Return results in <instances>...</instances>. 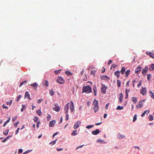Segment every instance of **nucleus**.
I'll return each instance as SVG.
<instances>
[{"instance_id": "nucleus-1", "label": "nucleus", "mask_w": 154, "mask_h": 154, "mask_svg": "<svg viewBox=\"0 0 154 154\" xmlns=\"http://www.w3.org/2000/svg\"><path fill=\"white\" fill-rule=\"evenodd\" d=\"M92 92V89L91 87L89 85L84 86L82 88V93L84 92L87 94H89Z\"/></svg>"}, {"instance_id": "nucleus-2", "label": "nucleus", "mask_w": 154, "mask_h": 154, "mask_svg": "<svg viewBox=\"0 0 154 154\" xmlns=\"http://www.w3.org/2000/svg\"><path fill=\"white\" fill-rule=\"evenodd\" d=\"M93 104V109L94 110V112H96L98 109V101L95 99H94Z\"/></svg>"}, {"instance_id": "nucleus-3", "label": "nucleus", "mask_w": 154, "mask_h": 154, "mask_svg": "<svg viewBox=\"0 0 154 154\" xmlns=\"http://www.w3.org/2000/svg\"><path fill=\"white\" fill-rule=\"evenodd\" d=\"M57 82L60 84H63L65 82L64 80L60 76H58L57 79Z\"/></svg>"}, {"instance_id": "nucleus-4", "label": "nucleus", "mask_w": 154, "mask_h": 154, "mask_svg": "<svg viewBox=\"0 0 154 154\" xmlns=\"http://www.w3.org/2000/svg\"><path fill=\"white\" fill-rule=\"evenodd\" d=\"M107 87L103 84H102V86L100 88L101 90V92L102 94H105L106 91Z\"/></svg>"}, {"instance_id": "nucleus-5", "label": "nucleus", "mask_w": 154, "mask_h": 154, "mask_svg": "<svg viewBox=\"0 0 154 154\" xmlns=\"http://www.w3.org/2000/svg\"><path fill=\"white\" fill-rule=\"evenodd\" d=\"M69 103H68L65 105L64 111L65 114L68 113L69 109Z\"/></svg>"}, {"instance_id": "nucleus-6", "label": "nucleus", "mask_w": 154, "mask_h": 154, "mask_svg": "<svg viewBox=\"0 0 154 154\" xmlns=\"http://www.w3.org/2000/svg\"><path fill=\"white\" fill-rule=\"evenodd\" d=\"M71 103L70 105V109L71 112H73L74 110V106L72 100L71 101Z\"/></svg>"}, {"instance_id": "nucleus-7", "label": "nucleus", "mask_w": 154, "mask_h": 154, "mask_svg": "<svg viewBox=\"0 0 154 154\" xmlns=\"http://www.w3.org/2000/svg\"><path fill=\"white\" fill-rule=\"evenodd\" d=\"M142 68V67L140 65L138 66L135 69V73L138 74L141 71Z\"/></svg>"}, {"instance_id": "nucleus-8", "label": "nucleus", "mask_w": 154, "mask_h": 154, "mask_svg": "<svg viewBox=\"0 0 154 154\" xmlns=\"http://www.w3.org/2000/svg\"><path fill=\"white\" fill-rule=\"evenodd\" d=\"M81 124V122L80 121H78L75 123L73 126V128L74 129H76L79 128V125Z\"/></svg>"}, {"instance_id": "nucleus-9", "label": "nucleus", "mask_w": 154, "mask_h": 154, "mask_svg": "<svg viewBox=\"0 0 154 154\" xmlns=\"http://www.w3.org/2000/svg\"><path fill=\"white\" fill-rule=\"evenodd\" d=\"M148 68L147 66H146L144 69H143L142 71V74L144 76L146 75V74L148 71Z\"/></svg>"}, {"instance_id": "nucleus-10", "label": "nucleus", "mask_w": 154, "mask_h": 154, "mask_svg": "<svg viewBox=\"0 0 154 154\" xmlns=\"http://www.w3.org/2000/svg\"><path fill=\"white\" fill-rule=\"evenodd\" d=\"M55 107H53V109L56 112H59L60 111V109L59 107L58 106V104H56L54 105Z\"/></svg>"}, {"instance_id": "nucleus-11", "label": "nucleus", "mask_w": 154, "mask_h": 154, "mask_svg": "<svg viewBox=\"0 0 154 154\" xmlns=\"http://www.w3.org/2000/svg\"><path fill=\"white\" fill-rule=\"evenodd\" d=\"M144 101V100H142L141 101H140L139 103L137 104L136 106V107L138 109L139 108H141L143 106V104L142 103V102Z\"/></svg>"}, {"instance_id": "nucleus-12", "label": "nucleus", "mask_w": 154, "mask_h": 154, "mask_svg": "<svg viewBox=\"0 0 154 154\" xmlns=\"http://www.w3.org/2000/svg\"><path fill=\"white\" fill-rule=\"evenodd\" d=\"M140 93L143 95H145L146 93V88H142V89L140 90Z\"/></svg>"}, {"instance_id": "nucleus-13", "label": "nucleus", "mask_w": 154, "mask_h": 154, "mask_svg": "<svg viewBox=\"0 0 154 154\" xmlns=\"http://www.w3.org/2000/svg\"><path fill=\"white\" fill-rule=\"evenodd\" d=\"M149 70L150 71L154 70V64H151L149 66L148 68Z\"/></svg>"}, {"instance_id": "nucleus-14", "label": "nucleus", "mask_w": 154, "mask_h": 154, "mask_svg": "<svg viewBox=\"0 0 154 154\" xmlns=\"http://www.w3.org/2000/svg\"><path fill=\"white\" fill-rule=\"evenodd\" d=\"M100 132V130L98 129H97L93 131L92 132V134L94 135H96L99 133Z\"/></svg>"}, {"instance_id": "nucleus-15", "label": "nucleus", "mask_w": 154, "mask_h": 154, "mask_svg": "<svg viewBox=\"0 0 154 154\" xmlns=\"http://www.w3.org/2000/svg\"><path fill=\"white\" fill-rule=\"evenodd\" d=\"M56 121L54 120L50 121L49 122V127H53Z\"/></svg>"}, {"instance_id": "nucleus-16", "label": "nucleus", "mask_w": 154, "mask_h": 154, "mask_svg": "<svg viewBox=\"0 0 154 154\" xmlns=\"http://www.w3.org/2000/svg\"><path fill=\"white\" fill-rule=\"evenodd\" d=\"M30 85L32 87H33L34 88L35 90L37 89V87L38 86V85L36 82H34L33 84H30Z\"/></svg>"}, {"instance_id": "nucleus-17", "label": "nucleus", "mask_w": 154, "mask_h": 154, "mask_svg": "<svg viewBox=\"0 0 154 154\" xmlns=\"http://www.w3.org/2000/svg\"><path fill=\"white\" fill-rule=\"evenodd\" d=\"M45 82L43 84V86L44 87L46 88L49 85V82L47 80H45Z\"/></svg>"}, {"instance_id": "nucleus-18", "label": "nucleus", "mask_w": 154, "mask_h": 154, "mask_svg": "<svg viewBox=\"0 0 154 154\" xmlns=\"http://www.w3.org/2000/svg\"><path fill=\"white\" fill-rule=\"evenodd\" d=\"M146 54L150 56L151 57L154 58V53H151L149 52H146Z\"/></svg>"}, {"instance_id": "nucleus-19", "label": "nucleus", "mask_w": 154, "mask_h": 154, "mask_svg": "<svg viewBox=\"0 0 154 154\" xmlns=\"http://www.w3.org/2000/svg\"><path fill=\"white\" fill-rule=\"evenodd\" d=\"M25 97H26L29 100L31 99V98H30V95L28 91L26 92L25 94Z\"/></svg>"}, {"instance_id": "nucleus-20", "label": "nucleus", "mask_w": 154, "mask_h": 154, "mask_svg": "<svg viewBox=\"0 0 154 154\" xmlns=\"http://www.w3.org/2000/svg\"><path fill=\"white\" fill-rule=\"evenodd\" d=\"M120 97H119V102L120 103H121L122 101V99L123 98V95L122 93L119 94Z\"/></svg>"}, {"instance_id": "nucleus-21", "label": "nucleus", "mask_w": 154, "mask_h": 154, "mask_svg": "<svg viewBox=\"0 0 154 154\" xmlns=\"http://www.w3.org/2000/svg\"><path fill=\"white\" fill-rule=\"evenodd\" d=\"M117 137L119 139H122L125 138V136L120 133H119L117 135Z\"/></svg>"}, {"instance_id": "nucleus-22", "label": "nucleus", "mask_w": 154, "mask_h": 154, "mask_svg": "<svg viewBox=\"0 0 154 154\" xmlns=\"http://www.w3.org/2000/svg\"><path fill=\"white\" fill-rule=\"evenodd\" d=\"M120 72L117 70L116 72H115L114 74L116 75L117 78H119L120 76Z\"/></svg>"}, {"instance_id": "nucleus-23", "label": "nucleus", "mask_w": 154, "mask_h": 154, "mask_svg": "<svg viewBox=\"0 0 154 154\" xmlns=\"http://www.w3.org/2000/svg\"><path fill=\"white\" fill-rule=\"evenodd\" d=\"M125 67L123 66L122 67L121 69L120 72H121V74L123 75L124 74V72H125Z\"/></svg>"}, {"instance_id": "nucleus-24", "label": "nucleus", "mask_w": 154, "mask_h": 154, "mask_svg": "<svg viewBox=\"0 0 154 154\" xmlns=\"http://www.w3.org/2000/svg\"><path fill=\"white\" fill-rule=\"evenodd\" d=\"M149 95L151 97L154 99V94L150 90L149 91Z\"/></svg>"}, {"instance_id": "nucleus-25", "label": "nucleus", "mask_w": 154, "mask_h": 154, "mask_svg": "<svg viewBox=\"0 0 154 154\" xmlns=\"http://www.w3.org/2000/svg\"><path fill=\"white\" fill-rule=\"evenodd\" d=\"M132 100L134 103H136L137 101V98L135 97H133L132 98Z\"/></svg>"}, {"instance_id": "nucleus-26", "label": "nucleus", "mask_w": 154, "mask_h": 154, "mask_svg": "<svg viewBox=\"0 0 154 154\" xmlns=\"http://www.w3.org/2000/svg\"><path fill=\"white\" fill-rule=\"evenodd\" d=\"M9 131V129H8L5 130L3 133L5 135H7L8 134V133Z\"/></svg>"}, {"instance_id": "nucleus-27", "label": "nucleus", "mask_w": 154, "mask_h": 154, "mask_svg": "<svg viewBox=\"0 0 154 154\" xmlns=\"http://www.w3.org/2000/svg\"><path fill=\"white\" fill-rule=\"evenodd\" d=\"M77 130H74L73 131L72 133L71 134V135L72 136H75L77 134Z\"/></svg>"}, {"instance_id": "nucleus-28", "label": "nucleus", "mask_w": 154, "mask_h": 154, "mask_svg": "<svg viewBox=\"0 0 154 154\" xmlns=\"http://www.w3.org/2000/svg\"><path fill=\"white\" fill-rule=\"evenodd\" d=\"M11 119V118L9 117V119L7 120V121L4 123L3 124V126L5 127L7 123H8Z\"/></svg>"}, {"instance_id": "nucleus-29", "label": "nucleus", "mask_w": 154, "mask_h": 154, "mask_svg": "<svg viewBox=\"0 0 154 154\" xmlns=\"http://www.w3.org/2000/svg\"><path fill=\"white\" fill-rule=\"evenodd\" d=\"M54 91L53 89H51V90H50V94L51 96H52L53 95H54Z\"/></svg>"}, {"instance_id": "nucleus-30", "label": "nucleus", "mask_w": 154, "mask_h": 154, "mask_svg": "<svg viewBox=\"0 0 154 154\" xmlns=\"http://www.w3.org/2000/svg\"><path fill=\"white\" fill-rule=\"evenodd\" d=\"M36 112L39 116H41L42 115V113L41 112L40 109L36 111Z\"/></svg>"}, {"instance_id": "nucleus-31", "label": "nucleus", "mask_w": 154, "mask_h": 154, "mask_svg": "<svg viewBox=\"0 0 154 154\" xmlns=\"http://www.w3.org/2000/svg\"><path fill=\"white\" fill-rule=\"evenodd\" d=\"M61 70L60 69L58 70H54V73L55 74L58 75L59 73L60 72Z\"/></svg>"}, {"instance_id": "nucleus-32", "label": "nucleus", "mask_w": 154, "mask_h": 154, "mask_svg": "<svg viewBox=\"0 0 154 154\" xmlns=\"http://www.w3.org/2000/svg\"><path fill=\"white\" fill-rule=\"evenodd\" d=\"M130 72V71L129 69L128 70L126 71L125 72V77H127L128 76Z\"/></svg>"}, {"instance_id": "nucleus-33", "label": "nucleus", "mask_w": 154, "mask_h": 154, "mask_svg": "<svg viewBox=\"0 0 154 154\" xmlns=\"http://www.w3.org/2000/svg\"><path fill=\"white\" fill-rule=\"evenodd\" d=\"M65 73L67 75H72V73H71V72L70 71H65Z\"/></svg>"}, {"instance_id": "nucleus-34", "label": "nucleus", "mask_w": 154, "mask_h": 154, "mask_svg": "<svg viewBox=\"0 0 154 154\" xmlns=\"http://www.w3.org/2000/svg\"><path fill=\"white\" fill-rule=\"evenodd\" d=\"M117 86L118 87H120L121 84V81L119 79H117Z\"/></svg>"}, {"instance_id": "nucleus-35", "label": "nucleus", "mask_w": 154, "mask_h": 154, "mask_svg": "<svg viewBox=\"0 0 154 154\" xmlns=\"http://www.w3.org/2000/svg\"><path fill=\"white\" fill-rule=\"evenodd\" d=\"M108 78L106 75H103L100 77L101 79L102 80H105L106 78Z\"/></svg>"}, {"instance_id": "nucleus-36", "label": "nucleus", "mask_w": 154, "mask_h": 154, "mask_svg": "<svg viewBox=\"0 0 154 154\" xmlns=\"http://www.w3.org/2000/svg\"><path fill=\"white\" fill-rule=\"evenodd\" d=\"M123 109V107L122 106H118L116 109L117 110H122Z\"/></svg>"}, {"instance_id": "nucleus-37", "label": "nucleus", "mask_w": 154, "mask_h": 154, "mask_svg": "<svg viewBox=\"0 0 154 154\" xmlns=\"http://www.w3.org/2000/svg\"><path fill=\"white\" fill-rule=\"evenodd\" d=\"M151 75L150 74H148L147 75V79L149 80V81L150 78H151Z\"/></svg>"}, {"instance_id": "nucleus-38", "label": "nucleus", "mask_w": 154, "mask_h": 154, "mask_svg": "<svg viewBox=\"0 0 154 154\" xmlns=\"http://www.w3.org/2000/svg\"><path fill=\"white\" fill-rule=\"evenodd\" d=\"M128 89H126L125 90V98L127 99L128 98Z\"/></svg>"}, {"instance_id": "nucleus-39", "label": "nucleus", "mask_w": 154, "mask_h": 154, "mask_svg": "<svg viewBox=\"0 0 154 154\" xmlns=\"http://www.w3.org/2000/svg\"><path fill=\"white\" fill-rule=\"evenodd\" d=\"M149 118L150 121H152L153 120V116L152 115H149Z\"/></svg>"}, {"instance_id": "nucleus-40", "label": "nucleus", "mask_w": 154, "mask_h": 154, "mask_svg": "<svg viewBox=\"0 0 154 154\" xmlns=\"http://www.w3.org/2000/svg\"><path fill=\"white\" fill-rule=\"evenodd\" d=\"M48 121H49L51 119V116L49 114H48V116L46 117Z\"/></svg>"}, {"instance_id": "nucleus-41", "label": "nucleus", "mask_w": 154, "mask_h": 154, "mask_svg": "<svg viewBox=\"0 0 154 154\" xmlns=\"http://www.w3.org/2000/svg\"><path fill=\"white\" fill-rule=\"evenodd\" d=\"M33 119L34 121L36 122H37L38 120V118L36 116H34Z\"/></svg>"}, {"instance_id": "nucleus-42", "label": "nucleus", "mask_w": 154, "mask_h": 154, "mask_svg": "<svg viewBox=\"0 0 154 154\" xmlns=\"http://www.w3.org/2000/svg\"><path fill=\"white\" fill-rule=\"evenodd\" d=\"M94 126V125H88L86 127V128L87 129H89Z\"/></svg>"}, {"instance_id": "nucleus-43", "label": "nucleus", "mask_w": 154, "mask_h": 154, "mask_svg": "<svg viewBox=\"0 0 154 154\" xmlns=\"http://www.w3.org/2000/svg\"><path fill=\"white\" fill-rule=\"evenodd\" d=\"M137 115L136 114H135L134 116V117H133V122H134L137 119Z\"/></svg>"}, {"instance_id": "nucleus-44", "label": "nucleus", "mask_w": 154, "mask_h": 154, "mask_svg": "<svg viewBox=\"0 0 154 154\" xmlns=\"http://www.w3.org/2000/svg\"><path fill=\"white\" fill-rule=\"evenodd\" d=\"M21 95H18L17 97V101L18 102L19 100L21 97Z\"/></svg>"}, {"instance_id": "nucleus-45", "label": "nucleus", "mask_w": 154, "mask_h": 154, "mask_svg": "<svg viewBox=\"0 0 154 154\" xmlns=\"http://www.w3.org/2000/svg\"><path fill=\"white\" fill-rule=\"evenodd\" d=\"M22 106L23 107L21 109V111L22 112L23 111L24 109L25 108L26 106H24V105H22Z\"/></svg>"}, {"instance_id": "nucleus-46", "label": "nucleus", "mask_w": 154, "mask_h": 154, "mask_svg": "<svg viewBox=\"0 0 154 154\" xmlns=\"http://www.w3.org/2000/svg\"><path fill=\"white\" fill-rule=\"evenodd\" d=\"M96 72V71L95 70H93L91 72L90 74L91 75H92V74L94 75L95 74V73Z\"/></svg>"}, {"instance_id": "nucleus-47", "label": "nucleus", "mask_w": 154, "mask_h": 154, "mask_svg": "<svg viewBox=\"0 0 154 154\" xmlns=\"http://www.w3.org/2000/svg\"><path fill=\"white\" fill-rule=\"evenodd\" d=\"M57 140L56 139L55 140H54L52 142H51L50 143V144H51L52 143V145H54V144H55L56 143V140Z\"/></svg>"}, {"instance_id": "nucleus-48", "label": "nucleus", "mask_w": 154, "mask_h": 154, "mask_svg": "<svg viewBox=\"0 0 154 154\" xmlns=\"http://www.w3.org/2000/svg\"><path fill=\"white\" fill-rule=\"evenodd\" d=\"M66 118L65 119L67 121L69 119V115L68 113L66 114Z\"/></svg>"}, {"instance_id": "nucleus-49", "label": "nucleus", "mask_w": 154, "mask_h": 154, "mask_svg": "<svg viewBox=\"0 0 154 154\" xmlns=\"http://www.w3.org/2000/svg\"><path fill=\"white\" fill-rule=\"evenodd\" d=\"M17 116H15L14 118L12 119V120L13 122H14L15 120L17 119Z\"/></svg>"}, {"instance_id": "nucleus-50", "label": "nucleus", "mask_w": 154, "mask_h": 154, "mask_svg": "<svg viewBox=\"0 0 154 154\" xmlns=\"http://www.w3.org/2000/svg\"><path fill=\"white\" fill-rule=\"evenodd\" d=\"M42 99H40L37 100V103H40L42 102Z\"/></svg>"}, {"instance_id": "nucleus-51", "label": "nucleus", "mask_w": 154, "mask_h": 154, "mask_svg": "<svg viewBox=\"0 0 154 154\" xmlns=\"http://www.w3.org/2000/svg\"><path fill=\"white\" fill-rule=\"evenodd\" d=\"M12 100H10L9 102H7V105H8V104H9L10 105H11L12 103Z\"/></svg>"}, {"instance_id": "nucleus-52", "label": "nucleus", "mask_w": 154, "mask_h": 154, "mask_svg": "<svg viewBox=\"0 0 154 154\" xmlns=\"http://www.w3.org/2000/svg\"><path fill=\"white\" fill-rule=\"evenodd\" d=\"M19 130H20V128H17V130H16V132H15V134L16 135L17 134H18V133L19 131Z\"/></svg>"}, {"instance_id": "nucleus-53", "label": "nucleus", "mask_w": 154, "mask_h": 154, "mask_svg": "<svg viewBox=\"0 0 154 154\" xmlns=\"http://www.w3.org/2000/svg\"><path fill=\"white\" fill-rule=\"evenodd\" d=\"M19 122L18 121L17 122H16L14 124V125L16 127H17V126L18 124H19Z\"/></svg>"}, {"instance_id": "nucleus-54", "label": "nucleus", "mask_w": 154, "mask_h": 154, "mask_svg": "<svg viewBox=\"0 0 154 154\" xmlns=\"http://www.w3.org/2000/svg\"><path fill=\"white\" fill-rule=\"evenodd\" d=\"M23 152V149H19L18 153H21Z\"/></svg>"}, {"instance_id": "nucleus-55", "label": "nucleus", "mask_w": 154, "mask_h": 154, "mask_svg": "<svg viewBox=\"0 0 154 154\" xmlns=\"http://www.w3.org/2000/svg\"><path fill=\"white\" fill-rule=\"evenodd\" d=\"M93 90L94 92H96V91H97V89L96 87H94L93 88Z\"/></svg>"}, {"instance_id": "nucleus-56", "label": "nucleus", "mask_w": 154, "mask_h": 154, "mask_svg": "<svg viewBox=\"0 0 154 154\" xmlns=\"http://www.w3.org/2000/svg\"><path fill=\"white\" fill-rule=\"evenodd\" d=\"M40 123V121H38V122H37V123H36V127L37 128H38V127H39V123Z\"/></svg>"}, {"instance_id": "nucleus-57", "label": "nucleus", "mask_w": 154, "mask_h": 154, "mask_svg": "<svg viewBox=\"0 0 154 154\" xmlns=\"http://www.w3.org/2000/svg\"><path fill=\"white\" fill-rule=\"evenodd\" d=\"M32 150H28L26 151L25 152L26 154L32 151Z\"/></svg>"}, {"instance_id": "nucleus-58", "label": "nucleus", "mask_w": 154, "mask_h": 154, "mask_svg": "<svg viewBox=\"0 0 154 154\" xmlns=\"http://www.w3.org/2000/svg\"><path fill=\"white\" fill-rule=\"evenodd\" d=\"M116 66V65L115 64H112L111 66V69H112V67L115 68Z\"/></svg>"}, {"instance_id": "nucleus-59", "label": "nucleus", "mask_w": 154, "mask_h": 154, "mask_svg": "<svg viewBox=\"0 0 154 154\" xmlns=\"http://www.w3.org/2000/svg\"><path fill=\"white\" fill-rule=\"evenodd\" d=\"M130 82V81H128L126 83V87H128L129 86V83Z\"/></svg>"}, {"instance_id": "nucleus-60", "label": "nucleus", "mask_w": 154, "mask_h": 154, "mask_svg": "<svg viewBox=\"0 0 154 154\" xmlns=\"http://www.w3.org/2000/svg\"><path fill=\"white\" fill-rule=\"evenodd\" d=\"M141 82H139V83L137 85V87H138V88H139L141 86Z\"/></svg>"}, {"instance_id": "nucleus-61", "label": "nucleus", "mask_w": 154, "mask_h": 154, "mask_svg": "<svg viewBox=\"0 0 154 154\" xmlns=\"http://www.w3.org/2000/svg\"><path fill=\"white\" fill-rule=\"evenodd\" d=\"M2 106V108L3 109H6V108L8 109V107L7 106H5V105L4 104H3V105Z\"/></svg>"}, {"instance_id": "nucleus-62", "label": "nucleus", "mask_w": 154, "mask_h": 154, "mask_svg": "<svg viewBox=\"0 0 154 154\" xmlns=\"http://www.w3.org/2000/svg\"><path fill=\"white\" fill-rule=\"evenodd\" d=\"M109 103H107L106 105V106H105V109H107L108 108V106H109Z\"/></svg>"}, {"instance_id": "nucleus-63", "label": "nucleus", "mask_w": 154, "mask_h": 154, "mask_svg": "<svg viewBox=\"0 0 154 154\" xmlns=\"http://www.w3.org/2000/svg\"><path fill=\"white\" fill-rule=\"evenodd\" d=\"M112 62V60H109V62L108 63V64L109 65Z\"/></svg>"}, {"instance_id": "nucleus-64", "label": "nucleus", "mask_w": 154, "mask_h": 154, "mask_svg": "<svg viewBox=\"0 0 154 154\" xmlns=\"http://www.w3.org/2000/svg\"><path fill=\"white\" fill-rule=\"evenodd\" d=\"M146 114L145 112H144L141 115V116L143 117Z\"/></svg>"}]
</instances>
